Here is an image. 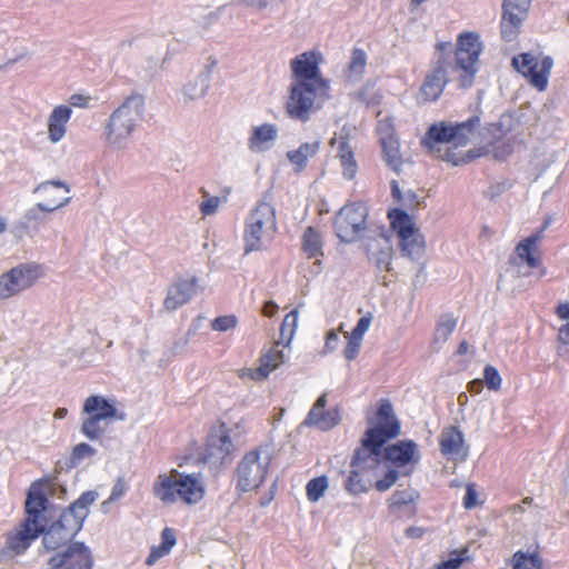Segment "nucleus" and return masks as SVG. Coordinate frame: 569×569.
Returning a JSON list of instances; mask_svg holds the SVG:
<instances>
[{
  "label": "nucleus",
  "instance_id": "obj_1",
  "mask_svg": "<svg viewBox=\"0 0 569 569\" xmlns=\"http://www.w3.org/2000/svg\"><path fill=\"white\" fill-rule=\"evenodd\" d=\"M97 490H88L80 495L68 507L63 508L58 518L51 523L42 522V545L48 551H53L62 546L71 543L80 532L90 513V507L97 501Z\"/></svg>",
  "mask_w": 569,
  "mask_h": 569
},
{
  "label": "nucleus",
  "instance_id": "obj_2",
  "mask_svg": "<svg viewBox=\"0 0 569 569\" xmlns=\"http://www.w3.org/2000/svg\"><path fill=\"white\" fill-rule=\"evenodd\" d=\"M375 431H369L360 439L350 460V470L343 482L345 490L351 496L367 493L373 486L379 466L382 461V447Z\"/></svg>",
  "mask_w": 569,
  "mask_h": 569
},
{
  "label": "nucleus",
  "instance_id": "obj_3",
  "mask_svg": "<svg viewBox=\"0 0 569 569\" xmlns=\"http://www.w3.org/2000/svg\"><path fill=\"white\" fill-rule=\"evenodd\" d=\"M144 112V97L132 93L109 116L104 124V139L109 146L124 147Z\"/></svg>",
  "mask_w": 569,
  "mask_h": 569
},
{
  "label": "nucleus",
  "instance_id": "obj_4",
  "mask_svg": "<svg viewBox=\"0 0 569 569\" xmlns=\"http://www.w3.org/2000/svg\"><path fill=\"white\" fill-rule=\"evenodd\" d=\"M330 98L329 83L292 81L286 111L291 119L307 122Z\"/></svg>",
  "mask_w": 569,
  "mask_h": 569
},
{
  "label": "nucleus",
  "instance_id": "obj_5",
  "mask_svg": "<svg viewBox=\"0 0 569 569\" xmlns=\"http://www.w3.org/2000/svg\"><path fill=\"white\" fill-rule=\"evenodd\" d=\"M449 47L443 42H437L435 46L436 51L430 60L429 71L419 89V98L422 102L437 101L450 81L449 69L452 67V50Z\"/></svg>",
  "mask_w": 569,
  "mask_h": 569
},
{
  "label": "nucleus",
  "instance_id": "obj_6",
  "mask_svg": "<svg viewBox=\"0 0 569 569\" xmlns=\"http://www.w3.org/2000/svg\"><path fill=\"white\" fill-rule=\"evenodd\" d=\"M277 229L276 210L269 202H259L246 220L243 232L244 253L259 251L263 247V239L271 238Z\"/></svg>",
  "mask_w": 569,
  "mask_h": 569
},
{
  "label": "nucleus",
  "instance_id": "obj_7",
  "mask_svg": "<svg viewBox=\"0 0 569 569\" xmlns=\"http://www.w3.org/2000/svg\"><path fill=\"white\" fill-rule=\"evenodd\" d=\"M270 461L271 457L261 448H256L241 458L233 473L239 495L256 490L263 483Z\"/></svg>",
  "mask_w": 569,
  "mask_h": 569
},
{
  "label": "nucleus",
  "instance_id": "obj_8",
  "mask_svg": "<svg viewBox=\"0 0 569 569\" xmlns=\"http://www.w3.org/2000/svg\"><path fill=\"white\" fill-rule=\"evenodd\" d=\"M452 50V67L450 69L461 71L459 76L460 87L471 88L479 70L478 61L482 52L480 38H457L456 44L442 41Z\"/></svg>",
  "mask_w": 569,
  "mask_h": 569
},
{
  "label": "nucleus",
  "instance_id": "obj_9",
  "mask_svg": "<svg viewBox=\"0 0 569 569\" xmlns=\"http://www.w3.org/2000/svg\"><path fill=\"white\" fill-rule=\"evenodd\" d=\"M369 207L363 201L346 203L335 214L333 230L341 242L353 243L367 229Z\"/></svg>",
  "mask_w": 569,
  "mask_h": 569
},
{
  "label": "nucleus",
  "instance_id": "obj_10",
  "mask_svg": "<svg viewBox=\"0 0 569 569\" xmlns=\"http://www.w3.org/2000/svg\"><path fill=\"white\" fill-rule=\"evenodd\" d=\"M513 69L521 73L538 91H545L553 67V59L546 56L539 62L538 57L531 52H522L511 59Z\"/></svg>",
  "mask_w": 569,
  "mask_h": 569
},
{
  "label": "nucleus",
  "instance_id": "obj_11",
  "mask_svg": "<svg viewBox=\"0 0 569 569\" xmlns=\"http://www.w3.org/2000/svg\"><path fill=\"white\" fill-rule=\"evenodd\" d=\"M42 276V268L34 262L20 263L0 276V299L11 298L30 288Z\"/></svg>",
  "mask_w": 569,
  "mask_h": 569
},
{
  "label": "nucleus",
  "instance_id": "obj_12",
  "mask_svg": "<svg viewBox=\"0 0 569 569\" xmlns=\"http://www.w3.org/2000/svg\"><path fill=\"white\" fill-rule=\"evenodd\" d=\"M43 526L22 520L13 530L6 532V545L0 549V561L23 555L42 536Z\"/></svg>",
  "mask_w": 569,
  "mask_h": 569
},
{
  "label": "nucleus",
  "instance_id": "obj_13",
  "mask_svg": "<svg viewBox=\"0 0 569 569\" xmlns=\"http://www.w3.org/2000/svg\"><path fill=\"white\" fill-rule=\"evenodd\" d=\"M93 556L82 541L68 543L62 552L49 558L48 569H92Z\"/></svg>",
  "mask_w": 569,
  "mask_h": 569
},
{
  "label": "nucleus",
  "instance_id": "obj_14",
  "mask_svg": "<svg viewBox=\"0 0 569 569\" xmlns=\"http://www.w3.org/2000/svg\"><path fill=\"white\" fill-rule=\"evenodd\" d=\"M70 201L71 197H64L61 201H58L57 199H49L48 202H39L24 212L16 228L28 234L38 232L41 226L48 220L46 213L54 212L56 210L67 206Z\"/></svg>",
  "mask_w": 569,
  "mask_h": 569
},
{
  "label": "nucleus",
  "instance_id": "obj_15",
  "mask_svg": "<svg viewBox=\"0 0 569 569\" xmlns=\"http://www.w3.org/2000/svg\"><path fill=\"white\" fill-rule=\"evenodd\" d=\"M233 442L226 426L222 425L217 431L208 437L203 461L213 467H220L233 451Z\"/></svg>",
  "mask_w": 569,
  "mask_h": 569
},
{
  "label": "nucleus",
  "instance_id": "obj_16",
  "mask_svg": "<svg viewBox=\"0 0 569 569\" xmlns=\"http://www.w3.org/2000/svg\"><path fill=\"white\" fill-rule=\"evenodd\" d=\"M376 417L378 423L372 428H368L363 435H367L369 431H375L380 440H385V445L400 435L401 425L395 415L393 406L390 400L381 399L379 401Z\"/></svg>",
  "mask_w": 569,
  "mask_h": 569
},
{
  "label": "nucleus",
  "instance_id": "obj_17",
  "mask_svg": "<svg viewBox=\"0 0 569 569\" xmlns=\"http://www.w3.org/2000/svg\"><path fill=\"white\" fill-rule=\"evenodd\" d=\"M321 54L315 51H307L297 56L291 61L293 73L292 81L311 82V83H329L321 77L319 63Z\"/></svg>",
  "mask_w": 569,
  "mask_h": 569
},
{
  "label": "nucleus",
  "instance_id": "obj_18",
  "mask_svg": "<svg viewBox=\"0 0 569 569\" xmlns=\"http://www.w3.org/2000/svg\"><path fill=\"white\" fill-rule=\"evenodd\" d=\"M531 0H503L501 36H517L528 16Z\"/></svg>",
  "mask_w": 569,
  "mask_h": 569
},
{
  "label": "nucleus",
  "instance_id": "obj_19",
  "mask_svg": "<svg viewBox=\"0 0 569 569\" xmlns=\"http://www.w3.org/2000/svg\"><path fill=\"white\" fill-rule=\"evenodd\" d=\"M49 499L41 488V482H33L27 493L24 501L26 518L23 520L42 526L47 521L46 512L49 507Z\"/></svg>",
  "mask_w": 569,
  "mask_h": 569
},
{
  "label": "nucleus",
  "instance_id": "obj_20",
  "mask_svg": "<svg viewBox=\"0 0 569 569\" xmlns=\"http://www.w3.org/2000/svg\"><path fill=\"white\" fill-rule=\"evenodd\" d=\"M419 498L420 493L412 488L396 490L388 499V511L397 519H410L417 513Z\"/></svg>",
  "mask_w": 569,
  "mask_h": 569
},
{
  "label": "nucleus",
  "instance_id": "obj_21",
  "mask_svg": "<svg viewBox=\"0 0 569 569\" xmlns=\"http://www.w3.org/2000/svg\"><path fill=\"white\" fill-rule=\"evenodd\" d=\"M382 458L391 461L396 467H405L411 462H418V445L413 440H400L396 443L382 447Z\"/></svg>",
  "mask_w": 569,
  "mask_h": 569
},
{
  "label": "nucleus",
  "instance_id": "obj_22",
  "mask_svg": "<svg viewBox=\"0 0 569 569\" xmlns=\"http://www.w3.org/2000/svg\"><path fill=\"white\" fill-rule=\"evenodd\" d=\"M198 278L180 279L169 289L163 306L168 311H174L186 305L197 293Z\"/></svg>",
  "mask_w": 569,
  "mask_h": 569
},
{
  "label": "nucleus",
  "instance_id": "obj_23",
  "mask_svg": "<svg viewBox=\"0 0 569 569\" xmlns=\"http://www.w3.org/2000/svg\"><path fill=\"white\" fill-rule=\"evenodd\" d=\"M382 241H372L366 246V253L368 259L376 266L378 271H391V261L393 256V249L390 243V239L383 232H381Z\"/></svg>",
  "mask_w": 569,
  "mask_h": 569
},
{
  "label": "nucleus",
  "instance_id": "obj_24",
  "mask_svg": "<svg viewBox=\"0 0 569 569\" xmlns=\"http://www.w3.org/2000/svg\"><path fill=\"white\" fill-rule=\"evenodd\" d=\"M83 412L90 416H94L101 421L108 419L123 420L124 413H118L117 408L107 398L92 395L88 397L83 405Z\"/></svg>",
  "mask_w": 569,
  "mask_h": 569
},
{
  "label": "nucleus",
  "instance_id": "obj_25",
  "mask_svg": "<svg viewBox=\"0 0 569 569\" xmlns=\"http://www.w3.org/2000/svg\"><path fill=\"white\" fill-rule=\"evenodd\" d=\"M550 224V218L546 219L540 229L536 230L531 236L521 240L516 246V252L518 257L525 261L530 268H538L541 264L539 258L532 254L537 250L538 242L542 239L545 230Z\"/></svg>",
  "mask_w": 569,
  "mask_h": 569
},
{
  "label": "nucleus",
  "instance_id": "obj_26",
  "mask_svg": "<svg viewBox=\"0 0 569 569\" xmlns=\"http://www.w3.org/2000/svg\"><path fill=\"white\" fill-rule=\"evenodd\" d=\"M463 433L458 427L446 428L439 439L440 451L446 457L465 459L468 452L463 450Z\"/></svg>",
  "mask_w": 569,
  "mask_h": 569
},
{
  "label": "nucleus",
  "instance_id": "obj_27",
  "mask_svg": "<svg viewBox=\"0 0 569 569\" xmlns=\"http://www.w3.org/2000/svg\"><path fill=\"white\" fill-rule=\"evenodd\" d=\"M177 470H172L170 475H159L157 481L153 485V492L164 503H173L179 498V476L176 473Z\"/></svg>",
  "mask_w": 569,
  "mask_h": 569
},
{
  "label": "nucleus",
  "instance_id": "obj_28",
  "mask_svg": "<svg viewBox=\"0 0 569 569\" xmlns=\"http://www.w3.org/2000/svg\"><path fill=\"white\" fill-rule=\"evenodd\" d=\"M70 107L60 104L56 107L48 119L49 139L51 142H59L66 134V124L71 117Z\"/></svg>",
  "mask_w": 569,
  "mask_h": 569
},
{
  "label": "nucleus",
  "instance_id": "obj_29",
  "mask_svg": "<svg viewBox=\"0 0 569 569\" xmlns=\"http://www.w3.org/2000/svg\"><path fill=\"white\" fill-rule=\"evenodd\" d=\"M281 342L278 341L260 358V366L257 368L251 377L254 380L266 379L271 371L276 370L280 365L284 363L286 356L278 349Z\"/></svg>",
  "mask_w": 569,
  "mask_h": 569
},
{
  "label": "nucleus",
  "instance_id": "obj_30",
  "mask_svg": "<svg viewBox=\"0 0 569 569\" xmlns=\"http://www.w3.org/2000/svg\"><path fill=\"white\" fill-rule=\"evenodd\" d=\"M278 137V128L273 123H263L252 128L251 136L248 139V148L253 152L266 151L269 149V142Z\"/></svg>",
  "mask_w": 569,
  "mask_h": 569
},
{
  "label": "nucleus",
  "instance_id": "obj_31",
  "mask_svg": "<svg viewBox=\"0 0 569 569\" xmlns=\"http://www.w3.org/2000/svg\"><path fill=\"white\" fill-rule=\"evenodd\" d=\"M382 148V159L387 166L397 173H400L403 163L400 153L399 140L395 137L393 132H389L380 138Z\"/></svg>",
  "mask_w": 569,
  "mask_h": 569
},
{
  "label": "nucleus",
  "instance_id": "obj_32",
  "mask_svg": "<svg viewBox=\"0 0 569 569\" xmlns=\"http://www.w3.org/2000/svg\"><path fill=\"white\" fill-rule=\"evenodd\" d=\"M179 476L178 495L187 503H196L203 497V488L194 475H183L176 471Z\"/></svg>",
  "mask_w": 569,
  "mask_h": 569
},
{
  "label": "nucleus",
  "instance_id": "obj_33",
  "mask_svg": "<svg viewBox=\"0 0 569 569\" xmlns=\"http://www.w3.org/2000/svg\"><path fill=\"white\" fill-rule=\"evenodd\" d=\"M216 63V60H212L210 64L203 67L193 81H189L184 86L183 92L190 100L200 99L207 94L210 87L212 69Z\"/></svg>",
  "mask_w": 569,
  "mask_h": 569
},
{
  "label": "nucleus",
  "instance_id": "obj_34",
  "mask_svg": "<svg viewBox=\"0 0 569 569\" xmlns=\"http://www.w3.org/2000/svg\"><path fill=\"white\" fill-rule=\"evenodd\" d=\"M388 218L392 230L397 233L399 240L411 237L418 231L411 216L401 208H393L388 211Z\"/></svg>",
  "mask_w": 569,
  "mask_h": 569
},
{
  "label": "nucleus",
  "instance_id": "obj_35",
  "mask_svg": "<svg viewBox=\"0 0 569 569\" xmlns=\"http://www.w3.org/2000/svg\"><path fill=\"white\" fill-rule=\"evenodd\" d=\"M340 421V410L338 408H333L319 412H316V410H310L302 423L308 427H316L321 431H328L339 425Z\"/></svg>",
  "mask_w": 569,
  "mask_h": 569
},
{
  "label": "nucleus",
  "instance_id": "obj_36",
  "mask_svg": "<svg viewBox=\"0 0 569 569\" xmlns=\"http://www.w3.org/2000/svg\"><path fill=\"white\" fill-rule=\"evenodd\" d=\"M320 148V141L305 142L298 149L287 152V159L295 166V172L300 173L308 164L309 158H312Z\"/></svg>",
  "mask_w": 569,
  "mask_h": 569
},
{
  "label": "nucleus",
  "instance_id": "obj_37",
  "mask_svg": "<svg viewBox=\"0 0 569 569\" xmlns=\"http://www.w3.org/2000/svg\"><path fill=\"white\" fill-rule=\"evenodd\" d=\"M456 132L451 124L446 122L433 123L428 128L426 137L421 140L422 146L432 150L433 143H446L455 141Z\"/></svg>",
  "mask_w": 569,
  "mask_h": 569
},
{
  "label": "nucleus",
  "instance_id": "obj_38",
  "mask_svg": "<svg viewBox=\"0 0 569 569\" xmlns=\"http://www.w3.org/2000/svg\"><path fill=\"white\" fill-rule=\"evenodd\" d=\"M401 254L410 260H420L426 252V241L423 234L418 230L407 239L399 240Z\"/></svg>",
  "mask_w": 569,
  "mask_h": 569
},
{
  "label": "nucleus",
  "instance_id": "obj_39",
  "mask_svg": "<svg viewBox=\"0 0 569 569\" xmlns=\"http://www.w3.org/2000/svg\"><path fill=\"white\" fill-rule=\"evenodd\" d=\"M337 156L343 168V177L351 180L357 173V161L355 159L353 150L347 140H341L338 146Z\"/></svg>",
  "mask_w": 569,
  "mask_h": 569
},
{
  "label": "nucleus",
  "instance_id": "obj_40",
  "mask_svg": "<svg viewBox=\"0 0 569 569\" xmlns=\"http://www.w3.org/2000/svg\"><path fill=\"white\" fill-rule=\"evenodd\" d=\"M302 250L309 258L323 254L321 236L313 227H308L303 232Z\"/></svg>",
  "mask_w": 569,
  "mask_h": 569
},
{
  "label": "nucleus",
  "instance_id": "obj_41",
  "mask_svg": "<svg viewBox=\"0 0 569 569\" xmlns=\"http://www.w3.org/2000/svg\"><path fill=\"white\" fill-rule=\"evenodd\" d=\"M480 126V117L471 116L466 121L451 124L452 131L456 132L455 142L458 146H466L469 142V134Z\"/></svg>",
  "mask_w": 569,
  "mask_h": 569
},
{
  "label": "nucleus",
  "instance_id": "obj_42",
  "mask_svg": "<svg viewBox=\"0 0 569 569\" xmlns=\"http://www.w3.org/2000/svg\"><path fill=\"white\" fill-rule=\"evenodd\" d=\"M54 189H64L66 193L70 192V186L59 179L43 181L39 183L32 192L34 194L40 193L46 199V202H48L49 199H57L58 201H61L62 199H59L53 194Z\"/></svg>",
  "mask_w": 569,
  "mask_h": 569
},
{
  "label": "nucleus",
  "instance_id": "obj_43",
  "mask_svg": "<svg viewBox=\"0 0 569 569\" xmlns=\"http://www.w3.org/2000/svg\"><path fill=\"white\" fill-rule=\"evenodd\" d=\"M512 569H542V561L538 553L519 550L512 557Z\"/></svg>",
  "mask_w": 569,
  "mask_h": 569
},
{
  "label": "nucleus",
  "instance_id": "obj_44",
  "mask_svg": "<svg viewBox=\"0 0 569 569\" xmlns=\"http://www.w3.org/2000/svg\"><path fill=\"white\" fill-rule=\"evenodd\" d=\"M298 323V310L293 309L283 319L280 327V342L289 346L296 332Z\"/></svg>",
  "mask_w": 569,
  "mask_h": 569
},
{
  "label": "nucleus",
  "instance_id": "obj_45",
  "mask_svg": "<svg viewBox=\"0 0 569 569\" xmlns=\"http://www.w3.org/2000/svg\"><path fill=\"white\" fill-rule=\"evenodd\" d=\"M100 422L101 420L97 417L88 415V417L82 420L80 428L81 433L89 440H99L104 433V429L100 427Z\"/></svg>",
  "mask_w": 569,
  "mask_h": 569
},
{
  "label": "nucleus",
  "instance_id": "obj_46",
  "mask_svg": "<svg viewBox=\"0 0 569 569\" xmlns=\"http://www.w3.org/2000/svg\"><path fill=\"white\" fill-rule=\"evenodd\" d=\"M456 326L457 319L451 313L441 316L435 331L436 340L446 341L455 331Z\"/></svg>",
  "mask_w": 569,
  "mask_h": 569
},
{
  "label": "nucleus",
  "instance_id": "obj_47",
  "mask_svg": "<svg viewBox=\"0 0 569 569\" xmlns=\"http://www.w3.org/2000/svg\"><path fill=\"white\" fill-rule=\"evenodd\" d=\"M328 488V478L320 476L311 479L306 487L308 500L317 502L326 492Z\"/></svg>",
  "mask_w": 569,
  "mask_h": 569
},
{
  "label": "nucleus",
  "instance_id": "obj_48",
  "mask_svg": "<svg viewBox=\"0 0 569 569\" xmlns=\"http://www.w3.org/2000/svg\"><path fill=\"white\" fill-rule=\"evenodd\" d=\"M96 453L97 450L86 442L76 445L71 452L70 467H77L81 460L93 457Z\"/></svg>",
  "mask_w": 569,
  "mask_h": 569
},
{
  "label": "nucleus",
  "instance_id": "obj_49",
  "mask_svg": "<svg viewBox=\"0 0 569 569\" xmlns=\"http://www.w3.org/2000/svg\"><path fill=\"white\" fill-rule=\"evenodd\" d=\"M238 318L234 315L219 316L211 321V329L214 331H228L234 329Z\"/></svg>",
  "mask_w": 569,
  "mask_h": 569
},
{
  "label": "nucleus",
  "instance_id": "obj_50",
  "mask_svg": "<svg viewBox=\"0 0 569 569\" xmlns=\"http://www.w3.org/2000/svg\"><path fill=\"white\" fill-rule=\"evenodd\" d=\"M399 471L396 469L388 470L383 478L373 480V488L379 492L388 491L398 480Z\"/></svg>",
  "mask_w": 569,
  "mask_h": 569
},
{
  "label": "nucleus",
  "instance_id": "obj_51",
  "mask_svg": "<svg viewBox=\"0 0 569 569\" xmlns=\"http://www.w3.org/2000/svg\"><path fill=\"white\" fill-rule=\"evenodd\" d=\"M366 62V52L361 49L355 48L348 67L349 71L351 73L361 74L365 70Z\"/></svg>",
  "mask_w": 569,
  "mask_h": 569
},
{
  "label": "nucleus",
  "instance_id": "obj_52",
  "mask_svg": "<svg viewBox=\"0 0 569 569\" xmlns=\"http://www.w3.org/2000/svg\"><path fill=\"white\" fill-rule=\"evenodd\" d=\"M485 383L489 390H499L502 379L499 371L490 365H487L483 370Z\"/></svg>",
  "mask_w": 569,
  "mask_h": 569
},
{
  "label": "nucleus",
  "instance_id": "obj_53",
  "mask_svg": "<svg viewBox=\"0 0 569 569\" xmlns=\"http://www.w3.org/2000/svg\"><path fill=\"white\" fill-rule=\"evenodd\" d=\"M489 151H490V150H489V148H488V147H481V148L470 149V150H468V151H467V153H466V156H465V158H463L462 160H460V161L452 160V163H453L455 166H458V164H460V163H467V162H470V161H472V160H475V159H477V158H480V157H482V156H485V154H488V153H489ZM446 159H447L448 161H451V158H450V154H449V153H447Z\"/></svg>",
  "mask_w": 569,
  "mask_h": 569
},
{
  "label": "nucleus",
  "instance_id": "obj_54",
  "mask_svg": "<svg viewBox=\"0 0 569 569\" xmlns=\"http://www.w3.org/2000/svg\"><path fill=\"white\" fill-rule=\"evenodd\" d=\"M176 542L177 538L173 529L166 527L161 532V543L159 545L160 549L169 553Z\"/></svg>",
  "mask_w": 569,
  "mask_h": 569
},
{
  "label": "nucleus",
  "instance_id": "obj_55",
  "mask_svg": "<svg viewBox=\"0 0 569 569\" xmlns=\"http://www.w3.org/2000/svg\"><path fill=\"white\" fill-rule=\"evenodd\" d=\"M286 0H241V2L248 7L257 8L259 10L262 9H276L280 4H282Z\"/></svg>",
  "mask_w": 569,
  "mask_h": 569
},
{
  "label": "nucleus",
  "instance_id": "obj_56",
  "mask_svg": "<svg viewBox=\"0 0 569 569\" xmlns=\"http://www.w3.org/2000/svg\"><path fill=\"white\" fill-rule=\"evenodd\" d=\"M478 492L473 483H469L466 488V493L462 500V505L467 510L473 509L478 505Z\"/></svg>",
  "mask_w": 569,
  "mask_h": 569
},
{
  "label": "nucleus",
  "instance_id": "obj_57",
  "mask_svg": "<svg viewBox=\"0 0 569 569\" xmlns=\"http://www.w3.org/2000/svg\"><path fill=\"white\" fill-rule=\"evenodd\" d=\"M513 152V147L510 142H503L492 148V154L496 160L503 161Z\"/></svg>",
  "mask_w": 569,
  "mask_h": 569
},
{
  "label": "nucleus",
  "instance_id": "obj_58",
  "mask_svg": "<svg viewBox=\"0 0 569 569\" xmlns=\"http://www.w3.org/2000/svg\"><path fill=\"white\" fill-rule=\"evenodd\" d=\"M340 338L338 331L329 330L326 335V342L323 347V355L331 353L335 351L339 345Z\"/></svg>",
  "mask_w": 569,
  "mask_h": 569
},
{
  "label": "nucleus",
  "instance_id": "obj_59",
  "mask_svg": "<svg viewBox=\"0 0 569 569\" xmlns=\"http://www.w3.org/2000/svg\"><path fill=\"white\" fill-rule=\"evenodd\" d=\"M348 341H347V345L343 349V357L348 360V361H351V360H355L359 353V350H360V347H361V343L358 342V341H355V340H351L349 338H347Z\"/></svg>",
  "mask_w": 569,
  "mask_h": 569
},
{
  "label": "nucleus",
  "instance_id": "obj_60",
  "mask_svg": "<svg viewBox=\"0 0 569 569\" xmlns=\"http://www.w3.org/2000/svg\"><path fill=\"white\" fill-rule=\"evenodd\" d=\"M220 199L218 197H211L208 200L201 202L200 211L203 216H211L217 211Z\"/></svg>",
  "mask_w": 569,
  "mask_h": 569
},
{
  "label": "nucleus",
  "instance_id": "obj_61",
  "mask_svg": "<svg viewBox=\"0 0 569 569\" xmlns=\"http://www.w3.org/2000/svg\"><path fill=\"white\" fill-rule=\"evenodd\" d=\"M463 562L460 557L450 558L437 565L436 569H458Z\"/></svg>",
  "mask_w": 569,
  "mask_h": 569
},
{
  "label": "nucleus",
  "instance_id": "obj_62",
  "mask_svg": "<svg viewBox=\"0 0 569 569\" xmlns=\"http://www.w3.org/2000/svg\"><path fill=\"white\" fill-rule=\"evenodd\" d=\"M69 103L72 107L87 108L89 106V97L80 93H74L69 98Z\"/></svg>",
  "mask_w": 569,
  "mask_h": 569
},
{
  "label": "nucleus",
  "instance_id": "obj_63",
  "mask_svg": "<svg viewBox=\"0 0 569 569\" xmlns=\"http://www.w3.org/2000/svg\"><path fill=\"white\" fill-rule=\"evenodd\" d=\"M166 555H168V552H164V550L160 549V546L152 547L149 556L146 559V565L152 566L156 563V561L158 559H160L161 557H163Z\"/></svg>",
  "mask_w": 569,
  "mask_h": 569
},
{
  "label": "nucleus",
  "instance_id": "obj_64",
  "mask_svg": "<svg viewBox=\"0 0 569 569\" xmlns=\"http://www.w3.org/2000/svg\"><path fill=\"white\" fill-rule=\"evenodd\" d=\"M403 199L406 201V206L410 207L411 209L419 206L418 194L413 190H408L403 194Z\"/></svg>",
  "mask_w": 569,
  "mask_h": 569
}]
</instances>
